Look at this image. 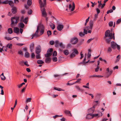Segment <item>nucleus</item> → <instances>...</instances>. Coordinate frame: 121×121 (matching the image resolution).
<instances>
[{
	"mask_svg": "<svg viewBox=\"0 0 121 121\" xmlns=\"http://www.w3.org/2000/svg\"><path fill=\"white\" fill-rule=\"evenodd\" d=\"M113 38V39H115L114 33H113L112 34V33H110L109 30H107L105 32L104 37L107 43H109L111 42L110 39Z\"/></svg>",
	"mask_w": 121,
	"mask_h": 121,
	"instance_id": "f257e3e1",
	"label": "nucleus"
},
{
	"mask_svg": "<svg viewBox=\"0 0 121 121\" xmlns=\"http://www.w3.org/2000/svg\"><path fill=\"white\" fill-rule=\"evenodd\" d=\"M43 3L41 0H39V3L40 4L41 9V11L43 16L46 17L47 15L46 12L44 7L46 5V0H43Z\"/></svg>",
	"mask_w": 121,
	"mask_h": 121,
	"instance_id": "f03ea898",
	"label": "nucleus"
},
{
	"mask_svg": "<svg viewBox=\"0 0 121 121\" xmlns=\"http://www.w3.org/2000/svg\"><path fill=\"white\" fill-rule=\"evenodd\" d=\"M19 17H14L11 18L10 26L12 27L13 28L16 26L19 21Z\"/></svg>",
	"mask_w": 121,
	"mask_h": 121,
	"instance_id": "7ed1b4c3",
	"label": "nucleus"
},
{
	"mask_svg": "<svg viewBox=\"0 0 121 121\" xmlns=\"http://www.w3.org/2000/svg\"><path fill=\"white\" fill-rule=\"evenodd\" d=\"M73 52L70 55V57L71 58L74 57L75 56V54H78V51L76 49H74L73 50Z\"/></svg>",
	"mask_w": 121,
	"mask_h": 121,
	"instance_id": "20e7f679",
	"label": "nucleus"
},
{
	"mask_svg": "<svg viewBox=\"0 0 121 121\" xmlns=\"http://www.w3.org/2000/svg\"><path fill=\"white\" fill-rule=\"evenodd\" d=\"M39 26H37V29L35 32V33L32 35V37L31 38V39H33L34 37H37L39 36V35H38V31L39 29Z\"/></svg>",
	"mask_w": 121,
	"mask_h": 121,
	"instance_id": "39448f33",
	"label": "nucleus"
},
{
	"mask_svg": "<svg viewBox=\"0 0 121 121\" xmlns=\"http://www.w3.org/2000/svg\"><path fill=\"white\" fill-rule=\"evenodd\" d=\"M78 41V39L77 38L74 37L71 39V42L72 44H75L77 43Z\"/></svg>",
	"mask_w": 121,
	"mask_h": 121,
	"instance_id": "423d86ee",
	"label": "nucleus"
},
{
	"mask_svg": "<svg viewBox=\"0 0 121 121\" xmlns=\"http://www.w3.org/2000/svg\"><path fill=\"white\" fill-rule=\"evenodd\" d=\"M41 51V48L40 45H38L35 49V52L36 54L40 53Z\"/></svg>",
	"mask_w": 121,
	"mask_h": 121,
	"instance_id": "0eeeda50",
	"label": "nucleus"
},
{
	"mask_svg": "<svg viewBox=\"0 0 121 121\" xmlns=\"http://www.w3.org/2000/svg\"><path fill=\"white\" fill-rule=\"evenodd\" d=\"M111 47L114 49H115L117 44L114 41L111 42Z\"/></svg>",
	"mask_w": 121,
	"mask_h": 121,
	"instance_id": "6e6552de",
	"label": "nucleus"
},
{
	"mask_svg": "<svg viewBox=\"0 0 121 121\" xmlns=\"http://www.w3.org/2000/svg\"><path fill=\"white\" fill-rule=\"evenodd\" d=\"M101 116L102 115V112H101ZM100 116H99L98 114H91V119L93 118L94 117H97V118H98Z\"/></svg>",
	"mask_w": 121,
	"mask_h": 121,
	"instance_id": "1a4fd4ad",
	"label": "nucleus"
},
{
	"mask_svg": "<svg viewBox=\"0 0 121 121\" xmlns=\"http://www.w3.org/2000/svg\"><path fill=\"white\" fill-rule=\"evenodd\" d=\"M86 53L85 54V56L84 59L83 60V61L82 62L80 63V64H82L83 65H85L86 63H88V62H91V61L89 62L90 60H88L87 61L85 62V61L86 60Z\"/></svg>",
	"mask_w": 121,
	"mask_h": 121,
	"instance_id": "9d476101",
	"label": "nucleus"
},
{
	"mask_svg": "<svg viewBox=\"0 0 121 121\" xmlns=\"http://www.w3.org/2000/svg\"><path fill=\"white\" fill-rule=\"evenodd\" d=\"M64 27V26L62 25H58L57 26V30H61Z\"/></svg>",
	"mask_w": 121,
	"mask_h": 121,
	"instance_id": "9b49d317",
	"label": "nucleus"
},
{
	"mask_svg": "<svg viewBox=\"0 0 121 121\" xmlns=\"http://www.w3.org/2000/svg\"><path fill=\"white\" fill-rule=\"evenodd\" d=\"M11 11L13 14H14L16 13L17 12L16 7H13L11 10Z\"/></svg>",
	"mask_w": 121,
	"mask_h": 121,
	"instance_id": "f8f14e48",
	"label": "nucleus"
},
{
	"mask_svg": "<svg viewBox=\"0 0 121 121\" xmlns=\"http://www.w3.org/2000/svg\"><path fill=\"white\" fill-rule=\"evenodd\" d=\"M34 43H32L30 45V50L31 52H32L33 50L34 49Z\"/></svg>",
	"mask_w": 121,
	"mask_h": 121,
	"instance_id": "ddd939ff",
	"label": "nucleus"
},
{
	"mask_svg": "<svg viewBox=\"0 0 121 121\" xmlns=\"http://www.w3.org/2000/svg\"><path fill=\"white\" fill-rule=\"evenodd\" d=\"M19 29L17 27H15L13 29V32L17 34L19 33Z\"/></svg>",
	"mask_w": 121,
	"mask_h": 121,
	"instance_id": "4468645a",
	"label": "nucleus"
},
{
	"mask_svg": "<svg viewBox=\"0 0 121 121\" xmlns=\"http://www.w3.org/2000/svg\"><path fill=\"white\" fill-rule=\"evenodd\" d=\"M44 28L43 26L42 25L41 26V30L40 31V34L41 35H43L44 32Z\"/></svg>",
	"mask_w": 121,
	"mask_h": 121,
	"instance_id": "2eb2a0df",
	"label": "nucleus"
},
{
	"mask_svg": "<svg viewBox=\"0 0 121 121\" xmlns=\"http://www.w3.org/2000/svg\"><path fill=\"white\" fill-rule=\"evenodd\" d=\"M64 112L66 114H69V116L72 117V115L70 113V111L68 110H65L64 111Z\"/></svg>",
	"mask_w": 121,
	"mask_h": 121,
	"instance_id": "dca6fc26",
	"label": "nucleus"
},
{
	"mask_svg": "<svg viewBox=\"0 0 121 121\" xmlns=\"http://www.w3.org/2000/svg\"><path fill=\"white\" fill-rule=\"evenodd\" d=\"M60 45V43H59V41L57 40L55 42V46L56 47H58Z\"/></svg>",
	"mask_w": 121,
	"mask_h": 121,
	"instance_id": "f3484780",
	"label": "nucleus"
},
{
	"mask_svg": "<svg viewBox=\"0 0 121 121\" xmlns=\"http://www.w3.org/2000/svg\"><path fill=\"white\" fill-rule=\"evenodd\" d=\"M24 26V25L22 22H20L18 24V27L22 28H23Z\"/></svg>",
	"mask_w": 121,
	"mask_h": 121,
	"instance_id": "a211bd4d",
	"label": "nucleus"
},
{
	"mask_svg": "<svg viewBox=\"0 0 121 121\" xmlns=\"http://www.w3.org/2000/svg\"><path fill=\"white\" fill-rule=\"evenodd\" d=\"M51 61V59L49 57H47L45 60V62L46 63H49Z\"/></svg>",
	"mask_w": 121,
	"mask_h": 121,
	"instance_id": "6ab92c4d",
	"label": "nucleus"
},
{
	"mask_svg": "<svg viewBox=\"0 0 121 121\" xmlns=\"http://www.w3.org/2000/svg\"><path fill=\"white\" fill-rule=\"evenodd\" d=\"M63 53L66 56L69 53L68 50H64Z\"/></svg>",
	"mask_w": 121,
	"mask_h": 121,
	"instance_id": "aec40b11",
	"label": "nucleus"
},
{
	"mask_svg": "<svg viewBox=\"0 0 121 121\" xmlns=\"http://www.w3.org/2000/svg\"><path fill=\"white\" fill-rule=\"evenodd\" d=\"M91 56V49H89L87 55V58L88 59Z\"/></svg>",
	"mask_w": 121,
	"mask_h": 121,
	"instance_id": "412c9836",
	"label": "nucleus"
},
{
	"mask_svg": "<svg viewBox=\"0 0 121 121\" xmlns=\"http://www.w3.org/2000/svg\"><path fill=\"white\" fill-rule=\"evenodd\" d=\"M52 54L51 53H47L45 55V57H48L51 56Z\"/></svg>",
	"mask_w": 121,
	"mask_h": 121,
	"instance_id": "4be33fe9",
	"label": "nucleus"
},
{
	"mask_svg": "<svg viewBox=\"0 0 121 121\" xmlns=\"http://www.w3.org/2000/svg\"><path fill=\"white\" fill-rule=\"evenodd\" d=\"M37 63L39 64H43L44 62L41 60H37Z\"/></svg>",
	"mask_w": 121,
	"mask_h": 121,
	"instance_id": "5701e85b",
	"label": "nucleus"
},
{
	"mask_svg": "<svg viewBox=\"0 0 121 121\" xmlns=\"http://www.w3.org/2000/svg\"><path fill=\"white\" fill-rule=\"evenodd\" d=\"M54 89L55 90H56L59 91H64V90H62L61 88H57L56 87H54Z\"/></svg>",
	"mask_w": 121,
	"mask_h": 121,
	"instance_id": "b1692460",
	"label": "nucleus"
},
{
	"mask_svg": "<svg viewBox=\"0 0 121 121\" xmlns=\"http://www.w3.org/2000/svg\"><path fill=\"white\" fill-rule=\"evenodd\" d=\"M91 118V113H90L87 114L86 117L87 119H89Z\"/></svg>",
	"mask_w": 121,
	"mask_h": 121,
	"instance_id": "393cba45",
	"label": "nucleus"
},
{
	"mask_svg": "<svg viewBox=\"0 0 121 121\" xmlns=\"http://www.w3.org/2000/svg\"><path fill=\"white\" fill-rule=\"evenodd\" d=\"M6 46L8 48L11 49L12 48V45L11 44L9 43L6 45Z\"/></svg>",
	"mask_w": 121,
	"mask_h": 121,
	"instance_id": "a878e982",
	"label": "nucleus"
},
{
	"mask_svg": "<svg viewBox=\"0 0 121 121\" xmlns=\"http://www.w3.org/2000/svg\"><path fill=\"white\" fill-rule=\"evenodd\" d=\"M8 32L9 34H11L13 32V30L11 28H9L8 30Z\"/></svg>",
	"mask_w": 121,
	"mask_h": 121,
	"instance_id": "bb28decb",
	"label": "nucleus"
},
{
	"mask_svg": "<svg viewBox=\"0 0 121 121\" xmlns=\"http://www.w3.org/2000/svg\"><path fill=\"white\" fill-rule=\"evenodd\" d=\"M0 77L1 78L2 80H4L5 78V77L3 73H2L0 75Z\"/></svg>",
	"mask_w": 121,
	"mask_h": 121,
	"instance_id": "cd10ccee",
	"label": "nucleus"
},
{
	"mask_svg": "<svg viewBox=\"0 0 121 121\" xmlns=\"http://www.w3.org/2000/svg\"><path fill=\"white\" fill-rule=\"evenodd\" d=\"M75 4H74V2H73V3H72V8L71 9V11H73L74 10L75 8Z\"/></svg>",
	"mask_w": 121,
	"mask_h": 121,
	"instance_id": "c85d7f7f",
	"label": "nucleus"
},
{
	"mask_svg": "<svg viewBox=\"0 0 121 121\" xmlns=\"http://www.w3.org/2000/svg\"><path fill=\"white\" fill-rule=\"evenodd\" d=\"M91 21H90L89 22H90V24L89 26H87L86 27L85 29H86L87 30H88L89 29H91Z\"/></svg>",
	"mask_w": 121,
	"mask_h": 121,
	"instance_id": "c756f323",
	"label": "nucleus"
},
{
	"mask_svg": "<svg viewBox=\"0 0 121 121\" xmlns=\"http://www.w3.org/2000/svg\"><path fill=\"white\" fill-rule=\"evenodd\" d=\"M37 55H36V58L37 59H40L41 58V57H40V54L39 53L38 54H37Z\"/></svg>",
	"mask_w": 121,
	"mask_h": 121,
	"instance_id": "7c9ffc66",
	"label": "nucleus"
},
{
	"mask_svg": "<svg viewBox=\"0 0 121 121\" xmlns=\"http://www.w3.org/2000/svg\"><path fill=\"white\" fill-rule=\"evenodd\" d=\"M32 0H28L27 1V4L29 5L30 6L32 4Z\"/></svg>",
	"mask_w": 121,
	"mask_h": 121,
	"instance_id": "2f4dec72",
	"label": "nucleus"
},
{
	"mask_svg": "<svg viewBox=\"0 0 121 121\" xmlns=\"http://www.w3.org/2000/svg\"><path fill=\"white\" fill-rule=\"evenodd\" d=\"M8 3L11 6H13V3L12 1H9Z\"/></svg>",
	"mask_w": 121,
	"mask_h": 121,
	"instance_id": "473e14b6",
	"label": "nucleus"
},
{
	"mask_svg": "<svg viewBox=\"0 0 121 121\" xmlns=\"http://www.w3.org/2000/svg\"><path fill=\"white\" fill-rule=\"evenodd\" d=\"M50 26L52 30H54L55 28V26L54 24H52L50 25Z\"/></svg>",
	"mask_w": 121,
	"mask_h": 121,
	"instance_id": "72a5a7b5",
	"label": "nucleus"
},
{
	"mask_svg": "<svg viewBox=\"0 0 121 121\" xmlns=\"http://www.w3.org/2000/svg\"><path fill=\"white\" fill-rule=\"evenodd\" d=\"M91 77H96V78H101L103 77V76H101V75H93L91 76Z\"/></svg>",
	"mask_w": 121,
	"mask_h": 121,
	"instance_id": "f704fd0d",
	"label": "nucleus"
},
{
	"mask_svg": "<svg viewBox=\"0 0 121 121\" xmlns=\"http://www.w3.org/2000/svg\"><path fill=\"white\" fill-rule=\"evenodd\" d=\"M59 46L61 48H65V46L62 43H60Z\"/></svg>",
	"mask_w": 121,
	"mask_h": 121,
	"instance_id": "c9c22d12",
	"label": "nucleus"
},
{
	"mask_svg": "<svg viewBox=\"0 0 121 121\" xmlns=\"http://www.w3.org/2000/svg\"><path fill=\"white\" fill-rule=\"evenodd\" d=\"M28 21V18H27V17L25 18L23 20V22L26 24H27Z\"/></svg>",
	"mask_w": 121,
	"mask_h": 121,
	"instance_id": "e433bc0d",
	"label": "nucleus"
},
{
	"mask_svg": "<svg viewBox=\"0 0 121 121\" xmlns=\"http://www.w3.org/2000/svg\"><path fill=\"white\" fill-rule=\"evenodd\" d=\"M91 4H92L91 5V7H94L95 5L97 4V3L95 2L93 3L91 2Z\"/></svg>",
	"mask_w": 121,
	"mask_h": 121,
	"instance_id": "4c0bfd02",
	"label": "nucleus"
},
{
	"mask_svg": "<svg viewBox=\"0 0 121 121\" xmlns=\"http://www.w3.org/2000/svg\"><path fill=\"white\" fill-rule=\"evenodd\" d=\"M25 56L26 57H29V53L28 52H26L25 53Z\"/></svg>",
	"mask_w": 121,
	"mask_h": 121,
	"instance_id": "58836bf2",
	"label": "nucleus"
},
{
	"mask_svg": "<svg viewBox=\"0 0 121 121\" xmlns=\"http://www.w3.org/2000/svg\"><path fill=\"white\" fill-rule=\"evenodd\" d=\"M25 83L24 82H23L20 85H17V86H18V88H20V87H21L23 85L25 84Z\"/></svg>",
	"mask_w": 121,
	"mask_h": 121,
	"instance_id": "ea45409f",
	"label": "nucleus"
},
{
	"mask_svg": "<svg viewBox=\"0 0 121 121\" xmlns=\"http://www.w3.org/2000/svg\"><path fill=\"white\" fill-rule=\"evenodd\" d=\"M8 0H6V1H1V3L2 4H8Z\"/></svg>",
	"mask_w": 121,
	"mask_h": 121,
	"instance_id": "a19ab883",
	"label": "nucleus"
},
{
	"mask_svg": "<svg viewBox=\"0 0 121 121\" xmlns=\"http://www.w3.org/2000/svg\"><path fill=\"white\" fill-rule=\"evenodd\" d=\"M108 25L110 27L112 26L113 25V22L112 21L109 22L108 23Z\"/></svg>",
	"mask_w": 121,
	"mask_h": 121,
	"instance_id": "79ce46f5",
	"label": "nucleus"
},
{
	"mask_svg": "<svg viewBox=\"0 0 121 121\" xmlns=\"http://www.w3.org/2000/svg\"><path fill=\"white\" fill-rule=\"evenodd\" d=\"M47 33L48 36L51 35L52 34L51 31L49 30L47 31Z\"/></svg>",
	"mask_w": 121,
	"mask_h": 121,
	"instance_id": "37998d69",
	"label": "nucleus"
},
{
	"mask_svg": "<svg viewBox=\"0 0 121 121\" xmlns=\"http://www.w3.org/2000/svg\"><path fill=\"white\" fill-rule=\"evenodd\" d=\"M95 105H94L92 108H91V112H93L95 110Z\"/></svg>",
	"mask_w": 121,
	"mask_h": 121,
	"instance_id": "c03bdc74",
	"label": "nucleus"
},
{
	"mask_svg": "<svg viewBox=\"0 0 121 121\" xmlns=\"http://www.w3.org/2000/svg\"><path fill=\"white\" fill-rule=\"evenodd\" d=\"M52 60L53 62H56L57 61V59L56 57H55L52 58Z\"/></svg>",
	"mask_w": 121,
	"mask_h": 121,
	"instance_id": "a18cd8bd",
	"label": "nucleus"
},
{
	"mask_svg": "<svg viewBox=\"0 0 121 121\" xmlns=\"http://www.w3.org/2000/svg\"><path fill=\"white\" fill-rule=\"evenodd\" d=\"M5 38L7 40H12V39L13 38H11L9 37H5Z\"/></svg>",
	"mask_w": 121,
	"mask_h": 121,
	"instance_id": "49530a36",
	"label": "nucleus"
},
{
	"mask_svg": "<svg viewBox=\"0 0 121 121\" xmlns=\"http://www.w3.org/2000/svg\"><path fill=\"white\" fill-rule=\"evenodd\" d=\"M26 86L27 85H26L25 87H24L23 88L21 92L22 93H23L25 91V90L26 88Z\"/></svg>",
	"mask_w": 121,
	"mask_h": 121,
	"instance_id": "de8ad7c7",
	"label": "nucleus"
},
{
	"mask_svg": "<svg viewBox=\"0 0 121 121\" xmlns=\"http://www.w3.org/2000/svg\"><path fill=\"white\" fill-rule=\"evenodd\" d=\"M113 71L112 70H110L109 72L108 73V76L110 75L112 73Z\"/></svg>",
	"mask_w": 121,
	"mask_h": 121,
	"instance_id": "09e8293b",
	"label": "nucleus"
},
{
	"mask_svg": "<svg viewBox=\"0 0 121 121\" xmlns=\"http://www.w3.org/2000/svg\"><path fill=\"white\" fill-rule=\"evenodd\" d=\"M121 21V18H120L118 19L116 22V24H118L120 23Z\"/></svg>",
	"mask_w": 121,
	"mask_h": 121,
	"instance_id": "8fccbe9b",
	"label": "nucleus"
},
{
	"mask_svg": "<svg viewBox=\"0 0 121 121\" xmlns=\"http://www.w3.org/2000/svg\"><path fill=\"white\" fill-rule=\"evenodd\" d=\"M81 80V79L80 78L78 79H77V81L76 82H74L75 84L79 82Z\"/></svg>",
	"mask_w": 121,
	"mask_h": 121,
	"instance_id": "3c124183",
	"label": "nucleus"
},
{
	"mask_svg": "<svg viewBox=\"0 0 121 121\" xmlns=\"http://www.w3.org/2000/svg\"><path fill=\"white\" fill-rule=\"evenodd\" d=\"M96 11L97 13V14H98L100 13V11L99 9L98 8H97L96 9Z\"/></svg>",
	"mask_w": 121,
	"mask_h": 121,
	"instance_id": "603ef678",
	"label": "nucleus"
},
{
	"mask_svg": "<svg viewBox=\"0 0 121 121\" xmlns=\"http://www.w3.org/2000/svg\"><path fill=\"white\" fill-rule=\"evenodd\" d=\"M85 35V34L84 33H83L82 32H81L79 33V35L81 37L84 36Z\"/></svg>",
	"mask_w": 121,
	"mask_h": 121,
	"instance_id": "864d4df0",
	"label": "nucleus"
},
{
	"mask_svg": "<svg viewBox=\"0 0 121 121\" xmlns=\"http://www.w3.org/2000/svg\"><path fill=\"white\" fill-rule=\"evenodd\" d=\"M31 99L30 98H27L26 100V102L27 103L30 102L31 101Z\"/></svg>",
	"mask_w": 121,
	"mask_h": 121,
	"instance_id": "5fc2aeb1",
	"label": "nucleus"
},
{
	"mask_svg": "<svg viewBox=\"0 0 121 121\" xmlns=\"http://www.w3.org/2000/svg\"><path fill=\"white\" fill-rule=\"evenodd\" d=\"M112 51V49L110 47H109L108 50V52H110Z\"/></svg>",
	"mask_w": 121,
	"mask_h": 121,
	"instance_id": "6e6d98bb",
	"label": "nucleus"
},
{
	"mask_svg": "<svg viewBox=\"0 0 121 121\" xmlns=\"http://www.w3.org/2000/svg\"><path fill=\"white\" fill-rule=\"evenodd\" d=\"M54 43L55 42L53 41L52 40L50 41V44L51 45H53Z\"/></svg>",
	"mask_w": 121,
	"mask_h": 121,
	"instance_id": "4d7b16f0",
	"label": "nucleus"
},
{
	"mask_svg": "<svg viewBox=\"0 0 121 121\" xmlns=\"http://www.w3.org/2000/svg\"><path fill=\"white\" fill-rule=\"evenodd\" d=\"M53 51V49L52 48H50L47 51V52H50V53H51Z\"/></svg>",
	"mask_w": 121,
	"mask_h": 121,
	"instance_id": "13d9d810",
	"label": "nucleus"
},
{
	"mask_svg": "<svg viewBox=\"0 0 121 121\" xmlns=\"http://www.w3.org/2000/svg\"><path fill=\"white\" fill-rule=\"evenodd\" d=\"M32 13V10L31 9L30 11H28V14H31Z\"/></svg>",
	"mask_w": 121,
	"mask_h": 121,
	"instance_id": "bf43d9fd",
	"label": "nucleus"
},
{
	"mask_svg": "<svg viewBox=\"0 0 121 121\" xmlns=\"http://www.w3.org/2000/svg\"><path fill=\"white\" fill-rule=\"evenodd\" d=\"M57 52L56 51H54L53 52V56H56L57 55Z\"/></svg>",
	"mask_w": 121,
	"mask_h": 121,
	"instance_id": "052dcab7",
	"label": "nucleus"
},
{
	"mask_svg": "<svg viewBox=\"0 0 121 121\" xmlns=\"http://www.w3.org/2000/svg\"><path fill=\"white\" fill-rule=\"evenodd\" d=\"M75 88H76V89L78 90L79 91L81 90V89H80L79 87V86H76Z\"/></svg>",
	"mask_w": 121,
	"mask_h": 121,
	"instance_id": "680f3d73",
	"label": "nucleus"
},
{
	"mask_svg": "<svg viewBox=\"0 0 121 121\" xmlns=\"http://www.w3.org/2000/svg\"><path fill=\"white\" fill-rule=\"evenodd\" d=\"M18 53L19 54L21 55H23L22 52L21 50L19 51L18 52Z\"/></svg>",
	"mask_w": 121,
	"mask_h": 121,
	"instance_id": "e2e57ef3",
	"label": "nucleus"
},
{
	"mask_svg": "<svg viewBox=\"0 0 121 121\" xmlns=\"http://www.w3.org/2000/svg\"><path fill=\"white\" fill-rule=\"evenodd\" d=\"M85 29H84V32L83 33L85 34H86L87 33V30Z\"/></svg>",
	"mask_w": 121,
	"mask_h": 121,
	"instance_id": "0e129e2a",
	"label": "nucleus"
},
{
	"mask_svg": "<svg viewBox=\"0 0 121 121\" xmlns=\"http://www.w3.org/2000/svg\"><path fill=\"white\" fill-rule=\"evenodd\" d=\"M24 18V17L23 16L21 17L20 18V21L21 22H23V19Z\"/></svg>",
	"mask_w": 121,
	"mask_h": 121,
	"instance_id": "69168bd1",
	"label": "nucleus"
},
{
	"mask_svg": "<svg viewBox=\"0 0 121 121\" xmlns=\"http://www.w3.org/2000/svg\"><path fill=\"white\" fill-rule=\"evenodd\" d=\"M35 55L34 53H32L31 55V57L33 58H34L35 57Z\"/></svg>",
	"mask_w": 121,
	"mask_h": 121,
	"instance_id": "338daca9",
	"label": "nucleus"
},
{
	"mask_svg": "<svg viewBox=\"0 0 121 121\" xmlns=\"http://www.w3.org/2000/svg\"><path fill=\"white\" fill-rule=\"evenodd\" d=\"M116 46H117V49L118 50H119L120 49V46L117 44Z\"/></svg>",
	"mask_w": 121,
	"mask_h": 121,
	"instance_id": "774afa93",
	"label": "nucleus"
}]
</instances>
